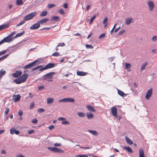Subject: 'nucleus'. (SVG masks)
<instances>
[{
  "label": "nucleus",
  "mask_w": 157,
  "mask_h": 157,
  "mask_svg": "<svg viewBox=\"0 0 157 157\" xmlns=\"http://www.w3.org/2000/svg\"><path fill=\"white\" fill-rule=\"evenodd\" d=\"M55 74V72H50L46 74L43 76V80H46L48 82L52 81L53 78V75Z\"/></svg>",
  "instance_id": "f257e3e1"
},
{
  "label": "nucleus",
  "mask_w": 157,
  "mask_h": 157,
  "mask_svg": "<svg viewBox=\"0 0 157 157\" xmlns=\"http://www.w3.org/2000/svg\"><path fill=\"white\" fill-rule=\"evenodd\" d=\"M37 12H36L31 13L25 16L23 18V20L27 21L30 20L35 16Z\"/></svg>",
  "instance_id": "f03ea898"
},
{
  "label": "nucleus",
  "mask_w": 157,
  "mask_h": 157,
  "mask_svg": "<svg viewBox=\"0 0 157 157\" xmlns=\"http://www.w3.org/2000/svg\"><path fill=\"white\" fill-rule=\"evenodd\" d=\"M47 148L48 150L54 152L59 153H63L64 152V151L63 150L54 147H48Z\"/></svg>",
  "instance_id": "7ed1b4c3"
},
{
  "label": "nucleus",
  "mask_w": 157,
  "mask_h": 157,
  "mask_svg": "<svg viewBox=\"0 0 157 157\" xmlns=\"http://www.w3.org/2000/svg\"><path fill=\"white\" fill-rule=\"evenodd\" d=\"M75 101V100L73 98H65L63 99H61L59 100V102H74Z\"/></svg>",
  "instance_id": "20e7f679"
},
{
  "label": "nucleus",
  "mask_w": 157,
  "mask_h": 157,
  "mask_svg": "<svg viewBox=\"0 0 157 157\" xmlns=\"http://www.w3.org/2000/svg\"><path fill=\"white\" fill-rule=\"evenodd\" d=\"M112 115L115 117H117V110L115 106H113L111 109Z\"/></svg>",
  "instance_id": "39448f33"
},
{
  "label": "nucleus",
  "mask_w": 157,
  "mask_h": 157,
  "mask_svg": "<svg viewBox=\"0 0 157 157\" xmlns=\"http://www.w3.org/2000/svg\"><path fill=\"white\" fill-rule=\"evenodd\" d=\"M152 92V89L151 88L147 91L146 95L145 96L147 100H149V98L151 96Z\"/></svg>",
  "instance_id": "423d86ee"
},
{
  "label": "nucleus",
  "mask_w": 157,
  "mask_h": 157,
  "mask_svg": "<svg viewBox=\"0 0 157 157\" xmlns=\"http://www.w3.org/2000/svg\"><path fill=\"white\" fill-rule=\"evenodd\" d=\"M40 26V25L38 21L36 23L33 24L30 27V29H36L39 28Z\"/></svg>",
  "instance_id": "0eeeda50"
},
{
  "label": "nucleus",
  "mask_w": 157,
  "mask_h": 157,
  "mask_svg": "<svg viewBox=\"0 0 157 157\" xmlns=\"http://www.w3.org/2000/svg\"><path fill=\"white\" fill-rule=\"evenodd\" d=\"M22 73L21 71H16L15 72L12 74V76L14 78H18L21 75Z\"/></svg>",
  "instance_id": "6e6552de"
},
{
  "label": "nucleus",
  "mask_w": 157,
  "mask_h": 157,
  "mask_svg": "<svg viewBox=\"0 0 157 157\" xmlns=\"http://www.w3.org/2000/svg\"><path fill=\"white\" fill-rule=\"evenodd\" d=\"M21 96L19 94L14 95L13 96V100L14 102L20 100Z\"/></svg>",
  "instance_id": "1a4fd4ad"
},
{
  "label": "nucleus",
  "mask_w": 157,
  "mask_h": 157,
  "mask_svg": "<svg viewBox=\"0 0 157 157\" xmlns=\"http://www.w3.org/2000/svg\"><path fill=\"white\" fill-rule=\"evenodd\" d=\"M59 17L58 16H52L50 21L51 22H57L59 21Z\"/></svg>",
  "instance_id": "9d476101"
},
{
  "label": "nucleus",
  "mask_w": 157,
  "mask_h": 157,
  "mask_svg": "<svg viewBox=\"0 0 157 157\" xmlns=\"http://www.w3.org/2000/svg\"><path fill=\"white\" fill-rule=\"evenodd\" d=\"M28 77L27 74H23L21 76L19 77L23 82H25L27 80Z\"/></svg>",
  "instance_id": "9b49d317"
},
{
  "label": "nucleus",
  "mask_w": 157,
  "mask_h": 157,
  "mask_svg": "<svg viewBox=\"0 0 157 157\" xmlns=\"http://www.w3.org/2000/svg\"><path fill=\"white\" fill-rule=\"evenodd\" d=\"M19 133V131L16 130L15 128H12L10 130V133L11 134H13L15 133L16 135H18Z\"/></svg>",
  "instance_id": "f8f14e48"
},
{
  "label": "nucleus",
  "mask_w": 157,
  "mask_h": 157,
  "mask_svg": "<svg viewBox=\"0 0 157 157\" xmlns=\"http://www.w3.org/2000/svg\"><path fill=\"white\" fill-rule=\"evenodd\" d=\"M56 65V64L52 63H50L46 65L45 66L47 69L54 67Z\"/></svg>",
  "instance_id": "ddd939ff"
},
{
  "label": "nucleus",
  "mask_w": 157,
  "mask_h": 157,
  "mask_svg": "<svg viewBox=\"0 0 157 157\" xmlns=\"http://www.w3.org/2000/svg\"><path fill=\"white\" fill-rule=\"evenodd\" d=\"M49 20V19L45 18L42 19L38 21L40 24H43L44 23H46Z\"/></svg>",
  "instance_id": "4468645a"
},
{
  "label": "nucleus",
  "mask_w": 157,
  "mask_h": 157,
  "mask_svg": "<svg viewBox=\"0 0 157 157\" xmlns=\"http://www.w3.org/2000/svg\"><path fill=\"white\" fill-rule=\"evenodd\" d=\"M86 115L88 119H93L94 117V115L93 114L91 113H86Z\"/></svg>",
  "instance_id": "2eb2a0df"
},
{
  "label": "nucleus",
  "mask_w": 157,
  "mask_h": 157,
  "mask_svg": "<svg viewBox=\"0 0 157 157\" xmlns=\"http://www.w3.org/2000/svg\"><path fill=\"white\" fill-rule=\"evenodd\" d=\"M86 108L89 111L91 112H93L96 111V110L94 109V107L90 105H87L86 106Z\"/></svg>",
  "instance_id": "dca6fc26"
},
{
  "label": "nucleus",
  "mask_w": 157,
  "mask_h": 157,
  "mask_svg": "<svg viewBox=\"0 0 157 157\" xmlns=\"http://www.w3.org/2000/svg\"><path fill=\"white\" fill-rule=\"evenodd\" d=\"M147 5L148 6L150 10H152L154 7V4L152 1H150L147 2Z\"/></svg>",
  "instance_id": "f3484780"
},
{
  "label": "nucleus",
  "mask_w": 157,
  "mask_h": 157,
  "mask_svg": "<svg viewBox=\"0 0 157 157\" xmlns=\"http://www.w3.org/2000/svg\"><path fill=\"white\" fill-rule=\"evenodd\" d=\"M87 73L83 72L82 71H80L77 70V75H78L80 76H84L86 75Z\"/></svg>",
  "instance_id": "a211bd4d"
},
{
  "label": "nucleus",
  "mask_w": 157,
  "mask_h": 157,
  "mask_svg": "<svg viewBox=\"0 0 157 157\" xmlns=\"http://www.w3.org/2000/svg\"><path fill=\"white\" fill-rule=\"evenodd\" d=\"M4 39L6 42L10 43L13 41V38H10L8 36L4 38Z\"/></svg>",
  "instance_id": "6ab92c4d"
},
{
  "label": "nucleus",
  "mask_w": 157,
  "mask_h": 157,
  "mask_svg": "<svg viewBox=\"0 0 157 157\" xmlns=\"http://www.w3.org/2000/svg\"><path fill=\"white\" fill-rule=\"evenodd\" d=\"M132 19L131 17L130 18H127L125 20V23L127 25H128L132 22Z\"/></svg>",
  "instance_id": "aec40b11"
},
{
  "label": "nucleus",
  "mask_w": 157,
  "mask_h": 157,
  "mask_svg": "<svg viewBox=\"0 0 157 157\" xmlns=\"http://www.w3.org/2000/svg\"><path fill=\"white\" fill-rule=\"evenodd\" d=\"M48 12L46 10H43L40 14V16L41 17H43L47 16Z\"/></svg>",
  "instance_id": "412c9836"
},
{
  "label": "nucleus",
  "mask_w": 157,
  "mask_h": 157,
  "mask_svg": "<svg viewBox=\"0 0 157 157\" xmlns=\"http://www.w3.org/2000/svg\"><path fill=\"white\" fill-rule=\"evenodd\" d=\"M88 131L89 132L95 136H97L98 134V132L95 130L89 129L88 130Z\"/></svg>",
  "instance_id": "4be33fe9"
},
{
  "label": "nucleus",
  "mask_w": 157,
  "mask_h": 157,
  "mask_svg": "<svg viewBox=\"0 0 157 157\" xmlns=\"http://www.w3.org/2000/svg\"><path fill=\"white\" fill-rule=\"evenodd\" d=\"M118 94L119 95L122 97H124L127 95V94H125L122 91L119 90H117Z\"/></svg>",
  "instance_id": "5701e85b"
},
{
  "label": "nucleus",
  "mask_w": 157,
  "mask_h": 157,
  "mask_svg": "<svg viewBox=\"0 0 157 157\" xmlns=\"http://www.w3.org/2000/svg\"><path fill=\"white\" fill-rule=\"evenodd\" d=\"M139 154L140 157H144V151L143 149H139Z\"/></svg>",
  "instance_id": "b1692460"
},
{
  "label": "nucleus",
  "mask_w": 157,
  "mask_h": 157,
  "mask_svg": "<svg viewBox=\"0 0 157 157\" xmlns=\"http://www.w3.org/2000/svg\"><path fill=\"white\" fill-rule=\"evenodd\" d=\"M124 148L129 153H132L133 152L132 149L129 146H125L124 147Z\"/></svg>",
  "instance_id": "393cba45"
},
{
  "label": "nucleus",
  "mask_w": 157,
  "mask_h": 157,
  "mask_svg": "<svg viewBox=\"0 0 157 157\" xmlns=\"http://www.w3.org/2000/svg\"><path fill=\"white\" fill-rule=\"evenodd\" d=\"M78 116L81 118H84L85 116V113L82 112H80L77 113Z\"/></svg>",
  "instance_id": "a878e982"
},
{
  "label": "nucleus",
  "mask_w": 157,
  "mask_h": 157,
  "mask_svg": "<svg viewBox=\"0 0 157 157\" xmlns=\"http://www.w3.org/2000/svg\"><path fill=\"white\" fill-rule=\"evenodd\" d=\"M125 140L126 141L127 143L131 145L133 143V142L127 136L125 137Z\"/></svg>",
  "instance_id": "bb28decb"
},
{
  "label": "nucleus",
  "mask_w": 157,
  "mask_h": 157,
  "mask_svg": "<svg viewBox=\"0 0 157 157\" xmlns=\"http://www.w3.org/2000/svg\"><path fill=\"white\" fill-rule=\"evenodd\" d=\"M38 60H36L34 62H32L29 64L31 67H33L37 65L36 63L38 62Z\"/></svg>",
  "instance_id": "cd10ccee"
},
{
  "label": "nucleus",
  "mask_w": 157,
  "mask_h": 157,
  "mask_svg": "<svg viewBox=\"0 0 157 157\" xmlns=\"http://www.w3.org/2000/svg\"><path fill=\"white\" fill-rule=\"evenodd\" d=\"M14 82L17 84H20L23 82L19 78L15 79L14 80Z\"/></svg>",
  "instance_id": "c85d7f7f"
},
{
  "label": "nucleus",
  "mask_w": 157,
  "mask_h": 157,
  "mask_svg": "<svg viewBox=\"0 0 157 157\" xmlns=\"http://www.w3.org/2000/svg\"><path fill=\"white\" fill-rule=\"evenodd\" d=\"M53 101V99L51 98H48L47 99V102L48 104H52Z\"/></svg>",
  "instance_id": "c756f323"
},
{
  "label": "nucleus",
  "mask_w": 157,
  "mask_h": 157,
  "mask_svg": "<svg viewBox=\"0 0 157 157\" xmlns=\"http://www.w3.org/2000/svg\"><path fill=\"white\" fill-rule=\"evenodd\" d=\"M6 73V71L1 69L0 71V78H1Z\"/></svg>",
  "instance_id": "7c9ffc66"
},
{
  "label": "nucleus",
  "mask_w": 157,
  "mask_h": 157,
  "mask_svg": "<svg viewBox=\"0 0 157 157\" xmlns=\"http://www.w3.org/2000/svg\"><path fill=\"white\" fill-rule=\"evenodd\" d=\"M131 67V65L129 63H125V68L126 69H129Z\"/></svg>",
  "instance_id": "2f4dec72"
},
{
  "label": "nucleus",
  "mask_w": 157,
  "mask_h": 157,
  "mask_svg": "<svg viewBox=\"0 0 157 157\" xmlns=\"http://www.w3.org/2000/svg\"><path fill=\"white\" fill-rule=\"evenodd\" d=\"M23 4L22 0H17L16 4L18 5H21Z\"/></svg>",
  "instance_id": "473e14b6"
},
{
  "label": "nucleus",
  "mask_w": 157,
  "mask_h": 157,
  "mask_svg": "<svg viewBox=\"0 0 157 157\" xmlns=\"http://www.w3.org/2000/svg\"><path fill=\"white\" fill-rule=\"evenodd\" d=\"M7 26L6 25H0V31L6 28Z\"/></svg>",
  "instance_id": "72a5a7b5"
},
{
  "label": "nucleus",
  "mask_w": 157,
  "mask_h": 157,
  "mask_svg": "<svg viewBox=\"0 0 157 157\" xmlns=\"http://www.w3.org/2000/svg\"><path fill=\"white\" fill-rule=\"evenodd\" d=\"M9 54H6L5 56H3L0 57V62L2 61L5 58L7 57L8 56Z\"/></svg>",
  "instance_id": "f704fd0d"
},
{
  "label": "nucleus",
  "mask_w": 157,
  "mask_h": 157,
  "mask_svg": "<svg viewBox=\"0 0 157 157\" xmlns=\"http://www.w3.org/2000/svg\"><path fill=\"white\" fill-rule=\"evenodd\" d=\"M147 63H145L144 64H143L141 66V70L142 71L143 70H144L145 69V68L146 66L147 65Z\"/></svg>",
  "instance_id": "c9c22d12"
},
{
  "label": "nucleus",
  "mask_w": 157,
  "mask_h": 157,
  "mask_svg": "<svg viewBox=\"0 0 157 157\" xmlns=\"http://www.w3.org/2000/svg\"><path fill=\"white\" fill-rule=\"evenodd\" d=\"M25 31H23L21 33L16 34V37H20L25 33Z\"/></svg>",
  "instance_id": "e433bc0d"
},
{
  "label": "nucleus",
  "mask_w": 157,
  "mask_h": 157,
  "mask_svg": "<svg viewBox=\"0 0 157 157\" xmlns=\"http://www.w3.org/2000/svg\"><path fill=\"white\" fill-rule=\"evenodd\" d=\"M60 54L59 53L57 52H56L52 54V56H60Z\"/></svg>",
  "instance_id": "4c0bfd02"
},
{
  "label": "nucleus",
  "mask_w": 157,
  "mask_h": 157,
  "mask_svg": "<svg viewBox=\"0 0 157 157\" xmlns=\"http://www.w3.org/2000/svg\"><path fill=\"white\" fill-rule=\"evenodd\" d=\"M37 111L40 113H42L45 111L44 109L42 108H39L37 109Z\"/></svg>",
  "instance_id": "58836bf2"
},
{
  "label": "nucleus",
  "mask_w": 157,
  "mask_h": 157,
  "mask_svg": "<svg viewBox=\"0 0 157 157\" xmlns=\"http://www.w3.org/2000/svg\"><path fill=\"white\" fill-rule=\"evenodd\" d=\"M96 15H94L92 18H91L90 19V24H91L92 22H93V20H94V19L96 17Z\"/></svg>",
  "instance_id": "ea45409f"
},
{
  "label": "nucleus",
  "mask_w": 157,
  "mask_h": 157,
  "mask_svg": "<svg viewBox=\"0 0 157 157\" xmlns=\"http://www.w3.org/2000/svg\"><path fill=\"white\" fill-rule=\"evenodd\" d=\"M15 31H13L8 36L10 38H11L15 34Z\"/></svg>",
  "instance_id": "a19ab883"
},
{
  "label": "nucleus",
  "mask_w": 157,
  "mask_h": 157,
  "mask_svg": "<svg viewBox=\"0 0 157 157\" xmlns=\"http://www.w3.org/2000/svg\"><path fill=\"white\" fill-rule=\"evenodd\" d=\"M25 20H23V19L22 21H21L20 23H19V24H17L16 25V26H20L21 25H23V24H24L25 23Z\"/></svg>",
  "instance_id": "79ce46f5"
},
{
  "label": "nucleus",
  "mask_w": 157,
  "mask_h": 157,
  "mask_svg": "<svg viewBox=\"0 0 157 157\" xmlns=\"http://www.w3.org/2000/svg\"><path fill=\"white\" fill-rule=\"evenodd\" d=\"M86 48H91L92 49L93 48V47L91 45L88 44H86Z\"/></svg>",
  "instance_id": "37998d69"
},
{
  "label": "nucleus",
  "mask_w": 157,
  "mask_h": 157,
  "mask_svg": "<svg viewBox=\"0 0 157 157\" xmlns=\"http://www.w3.org/2000/svg\"><path fill=\"white\" fill-rule=\"evenodd\" d=\"M55 6V5L54 4H48V7L49 9H50Z\"/></svg>",
  "instance_id": "c03bdc74"
},
{
  "label": "nucleus",
  "mask_w": 157,
  "mask_h": 157,
  "mask_svg": "<svg viewBox=\"0 0 157 157\" xmlns=\"http://www.w3.org/2000/svg\"><path fill=\"white\" fill-rule=\"evenodd\" d=\"M10 111V109L8 107H7L6 109V110L5 112V114L7 115Z\"/></svg>",
  "instance_id": "a18cd8bd"
},
{
  "label": "nucleus",
  "mask_w": 157,
  "mask_h": 157,
  "mask_svg": "<svg viewBox=\"0 0 157 157\" xmlns=\"http://www.w3.org/2000/svg\"><path fill=\"white\" fill-rule=\"evenodd\" d=\"M62 124H63L68 125L70 124L69 122L68 121H62Z\"/></svg>",
  "instance_id": "49530a36"
},
{
  "label": "nucleus",
  "mask_w": 157,
  "mask_h": 157,
  "mask_svg": "<svg viewBox=\"0 0 157 157\" xmlns=\"http://www.w3.org/2000/svg\"><path fill=\"white\" fill-rule=\"evenodd\" d=\"M152 40L154 42L157 41V36H154L152 38Z\"/></svg>",
  "instance_id": "de8ad7c7"
},
{
  "label": "nucleus",
  "mask_w": 157,
  "mask_h": 157,
  "mask_svg": "<svg viewBox=\"0 0 157 157\" xmlns=\"http://www.w3.org/2000/svg\"><path fill=\"white\" fill-rule=\"evenodd\" d=\"M31 122L33 124H36L37 122V121L36 119L35 118L32 120Z\"/></svg>",
  "instance_id": "09e8293b"
},
{
  "label": "nucleus",
  "mask_w": 157,
  "mask_h": 157,
  "mask_svg": "<svg viewBox=\"0 0 157 157\" xmlns=\"http://www.w3.org/2000/svg\"><path fill=\"white\" fill-rule=\"evenodd\" d=\"M76 157H88V156L86 155L82 154V155H76Z\"/></svg>",
  "instance_id": "8fccbe9b"
},
{
  "label": "nucleus",
  "mask_w": 157,
  "mask_h": 157,
  "mask_svg": "<svg viewBox=\"0 0 157 157\" xmlns=\"http://www.w3.org/2000/svg\"><path fill=\"white\" fill-rule=\"evenodd\" d=\"M125 32V30L124 29L123 30H121L118 33V35L120 36L123 33H124Z\"/></svg>",
  "instance_id": "3c124183"
},
{
  "label": "nucleus",
  "mask_w": 157,
  "mask_h": 157,
  "mask_svg": "<svg viewBox=\"0 0 157 157\" xmlns=\"http://www.w3.org/2000/svg\"><path fill=\"white\" fill-rule=\"evenodd\" d=\"M105 36V33H103L100 35L99 37V38L101 39L104 38Z\"/></svg>",
  "instance_id": "603ef678"
},
{
  "label": "nucleus",
  "mask_w": 157,
  "mask_h": 157,
  "mask_svg": "<svg viewBox=\"0 0 157 157\" xmlns=\"http://www.w3.org/2000/svg\"><path fill=\"white\" fill-rule=\"evenodd\" d=\"M34 103L33 102H32L31 103L30 106V109H33L34 107Z\"/></svg>",
  "instance_id": "864d4df0"
},
{
  "label": "nucleus",
  "mask_w": 157,
  "mask_h": 157,
  "mask_svg": "<svg viewBox=\"0 0 157 157\" xmlns=\"http://www.w3.org/2000/svg\"><path fill=\"white\" fill-rule=\"evenodd\" d=\"M31 67H30V66L29 64L26 65H25V66L24 67H23V68L24 69H28V68H29Z\"/></svg>",
  "instance_id": "5fc2aeb1"
},
{
  "label": "nucleus",
  "mask_w": 157,
  "mask_h": 157,
  "mask_svg": "<svg viewBox=\"0 0 157 157\" xmlns=\"http://www.w3.org/2000/svg\"><path fill=\"white\" fill-rule=\"evenodd\" d=\"M51 27H46L42 29H40L39 30L40 31L43 30H44L46 29L47 30H49Z\"/></svg>",
  "instance_id": "6e6d98bb"
},
{
  "label": "nucleus",
  "mask_w": 157,
  "mask_h": 157,
  "mask_svg": "<svg viewBox=\"0 0 157 157\" xmlns=\"http://www.w3.org/2000/svg\"><path fill=\"white\" fill-rule=\"evenodd\" d=\"M65 45L64 43H59V44L57 45V47H58L59 46H61V47L64 46Z\"/></svg>",
  "instance_id": "4d7b16f0"
},
{
  "label": "nucleus",
  "mask_w": 157,
  "mask_h": 157,
  "mask_svg": "<svg viewBox=\"0 0 157 157\" xmlns=\"http://www.w3.org/2000/svg\"><path fill=\"white\" fill-rule=\"evenodd\" d=\"M117 25V24H115L114 25V26H113V29H112L110 31V33H111V34H112V33L114 31V29H115V27H116V26Z\"/></svg>",
  "instance_id": "13d9d810"
},
{
  "label": "nucleus",
  "mask_w": 157,
  "mask_h": 157,
  "mask_svg": "<svg viewBox=\"0 0 157 157\" xmlns=\"http://www.w3.org/2000/svg\"><path fill=\"white\" fill-rule=\"evenodd\" d=\"M18 114L19 116L21 117L23 115V112L21 110H19L18 112Z\"/></svg>",
  "instance_id": "bf43d9fd"
},
{
  "label": "nucleus",
  "mask_w": 157,
  "mask_h": 157,
  "mask_svg": "<svg viewBox=\"0 0 157 157\" xmlns=\"http://www.w3.org/2000/svg\"><path fill=\"white\" fill-rule=\"evenodd\" d=\"M29 40V39H28L25 40H22L21 41V44H22V45H24L25 44L24 43V42H26L27 40Z\"/></svg>",
  "instance_id": "052dcab7"
},
{
  "label": "nucleus",
  "mask_w": 157,
  "mask_h": 157,
  "mask_svg": "<svg viewBox=\"0 0 157 157\" xmlns=\"http://www.w3.org/2000/svg\"><path fill=\"white\" fill-rule=\"evenodd\" d=\"M48 128L50 130H52L54 128V126L53 125H51L48 126Z\"/></svg>",
  "instance_id": "680f3d73"
},
{
  "label": "nucleus",
  "mask_w": 157,
  "mask_h": 157,
  "mask_svg": "<svg viewBox=\"0 0 157 157\" xmlns=\"http://www.w3.org/2000/svg\"><path fill=\"white\" fill-rule=\"evenodd\" d=\"M61 143H56L54 144V145L55 146H60L61 145Z\"/></svg>",
  "instance_id": "e2e57ef3"
},
{
  "label": "nucleus",
  "mask_w": 157,
  "mask_h": 157,
  "mask_svg": "<svg viewBox=\"0 0 157 157\" xmlns=\"http://www.w3.org/2000/svg\"><path fill=\"white\" fill-rule=\"evenodd\" d=\"M59 12L61 14H65L66 13L64 12V10H59Z\"/></svg>",
  "instance_id": "0e129e2a"
},
{
  "label": "nucleus",
  "mask_w": 157,
  "mask_h": 157,
  "mask_svg": "<svg viewBox=\"0 0 157 157\" xmlns=\"http://www.w3.org/2000/svg\"><path fill=\"white\" fill-rule=\"evenodd\" d=\"M34 132V131L33 130H29L28 131V133L29 134H30L33 133Z\"/></svg>",
  "instance_id": "69168bd1"
},
{
  "label": "nucleus",
  "mask_w": 157,
  "mask_h": 157,
  "mask_svg": "<svg viewBox=\"0 0 157 157\" xmlns=\"http://www.w3.org/2000/svg\"><path fill=\"white\" fill-rule=\"evenodd\" d=\"M58 120L60 121H63L66 120V118L63 117H59L58 118Z\"/></svg>",
  "instance_id": "338daca9"
},
{
  "label": "nucleus",
  "mask_w": 157,
  "mask_h": 157,
  "mask_svg": "<svg viewBox=\"0 0 157 157\" xmlns=\"http://www.w3.org/2000/svg\"><path fill=\"white\" fill-rule=\"evenodd\" d=\"M63 6L65 9H67L68 8L67 4L66 3H64L63 4Z\"/></svg>",
  "instance_id": "774afa93"
}]
</instances>
